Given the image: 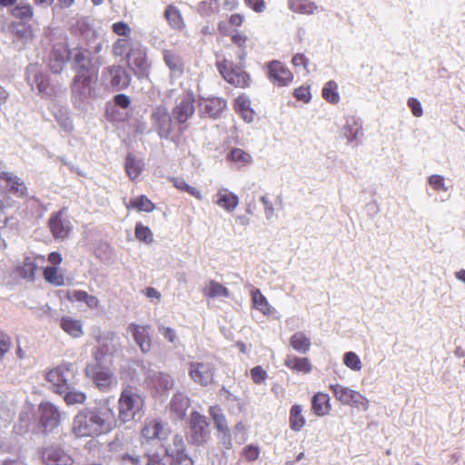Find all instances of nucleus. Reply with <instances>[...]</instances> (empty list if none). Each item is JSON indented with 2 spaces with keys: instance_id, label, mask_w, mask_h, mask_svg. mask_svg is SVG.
<instances>
[{
  "instance_id": "nucleus-1",
  "label": "nucleus",
  "mask_w": 465,
  "mask_h": 465,
  "mask_svg": "<svg viewBox=\"0 0 465 465\" xmlns=\"http://www.w3.org/2000/svg\"><path fill=\"white\" fill-rule=\"evenodd\" d=\"M83 411L98 436L107 434L118 427L114 405L109 398L99 402L94 408H86Z\"/></svg>"
},
{
  "instance_id": "nucleus-2",
  "label": "nucleus",
  "mask_w": 465,
  "mask_h": 465,
  "mask_svg": "<svg viewBox=\"0 0 465 465\" xmlns=\"http://www.w3.org/2000/svg\"><path fill=\"white\" fill-rule=\"evenodd\" d=\"M144 406L143 397L138 393L135 387L124 386L118 400V426L132 421L142 411Z\"/></svg>"
},
{
  "instance_id": "nucleus-3",
  "label": "nucleus",
  "mask_w": 465,
  "mask_h": 465,
  "mask_svg": "<svg viewBox=\"0 0 465 465\" xmlns=\"http://www.w3.org/2000/svg\"><path fill=\"white\" fill-rule=\"evenodd\" d=\"M77 370L73 363L63 362L46 371L45 379L54 387V391L63 394L75 383Z\"/></svg>"
},
{
  "instance_id": "nucleus-4",
  "label": "nucleus",
  "mask_w": 465,
  "mask_h": 465,
  "mask_svg": "<svg viewBox=\"0 0 465 465\" xmlns=\"http://www.w3.org/2000/svg\"><path fill=\"white\" fill-rule=\"evenodd\" d=\"M216 68L222 77L236 88L245 89L251 85L250 74L242 66L234 64L232 61L223 58L216 62Z\"/></svg>"
},
{
  "instance_id": "nucleus-5",
  "label": "nucleus",
  "mask_w": 465,
  "mask_h": 465,
  "mask_svg": "<svg viewBox=\"0 0 465 465\" xmlns=\"http://www.w3.org/2000/svg\"><path fill=\"white\" fill-rule=\"evenodd\" d=\"M67 208L64 207L58 212L51 213L48 220V228L55 240H64L72 231V225L66 218Z\"/></svg>"
},
{
  "instance_id": "nucleus-6",
  "label": "nucleus",
  "mask_w": 465,
  "mask_h": 465,
  "mask_svg": "<svg viewBox=\"0 0 465 465\" xmlns=\"http://www.w3.org/2000/svg\"><path fill=\"white\" fill-rule=\"evenodd\" d=\"M209 422L205 416L193 411L190 416V438L197 445L203 444L209 436Z\"/></svg>"
},
{
  "instance_id": "nucleus-7",
  "label": "nucleus",
  "mask_w": 465,
  "mask_h": 465,
  "mask_svg": "<svg viewBox=\"0 0 465 465\" xmlns=\"http://www.w3.org/2000/svg\"><path fill=\"white\" fill-rule=\"evenodd\" d=\"M266 67L267 76L274 85L283 87L292 83L293 74L283 63L273 60Z\"/></svg>"
},
{
  "instance_id": "nucleus-8",
  "label": "nucleus",
  "mask_w": 465,
  "mask_h": 465,
  "mask_svg": "<svg viewBox=\"0 0 465 465\" xmlns=\"http://www.w3.org/2000/svg\"><path fill=\"white\" fill-rule=\"evenodd\" d=\"M208 412L217 430L221 441L226 449H230L232 447V436L222 408L219 405L210 406Z\"/></svg>"
},
{
  "instance_id": "nucleus-9",
  "label": "nucleus",
  "mask_w": 465,
  "mask_h": 465,
  "mask_svg": "<svg viewBox=\"0 0 465 465\" xmlns=\"http://www.w3.org/2000/svg\"><path fill=\"white\" fill-rule=\"evenodd\" d=\"M85 372L100 391H107L115 383L112 371L99 364L87 366Z\"/></svg>"
},
{
  "instance_id": "nucleus-10",
  "label": "nucleus",
  "mask_w": 465,
  "mask_h": 465,
  "mask_svg": "<svg viewBox=\"0 0 465 465\" xmlns=\"http://www.w3.org/2000/svg\"><path fill=\"white\" fill-rule=\"evenodd\" d=\"M39 425L45 430H53L60 424L61 413L51 402L42 401L38 407Z\"/></svg>"
},
{
  "instance_id": "nucleus-11",
  "label": "nucleus",
  "mask_w": 465,
  "mask_h": 465,
  "mask_svg": "<svg viewBox=\"0 0 465 465\" xmlns=\"http://www.w3.org/2000/svg\"><path fill=\"white\" fill-rule=\"evenodd\" d=\"M103 77L115 90L127 88L131 81L126 70L120 65L106 67L103 73Z\"/></svg>"
},
{
  "instance_id": "nucleus-12",
  "label": "nucleus",
  "mask_w": 465,
  "mask_h": 465,
  "mask_svg": "<svg viewBox=\"0 0 465 465\" xmlns=\"http://www.w3.org/2000/svg\"><path fill=\"white\" fill-rule=\"evenodd\" d=\"M189 375L194 382L206 387L214 381V368L210 363L192 362L190 363Z\"/></svg>"
},
{
  "instance_id": "nucleus-13",
  "label": "nucleus",
  "mask_w": 465,
  "mask_h": 465,
  "mask_svg": "<svg viewBox=\"0 0 465 465\" xmlns=\"http://www.w3.org/2000/svg\"><path fill=\"white\" fill-rule=\"evenodd\" d=\"M92 83L91 71H86L84 68L77 71L71 87L73 94L80 100L89 97L92 94Z\"/></svg>"
},
{
  "instance_id": "nucleus-14",
  "label": "nucleus",
  "mask_w": 465,
  "mask_h": 465,
  "mask_svg": "<svg viewBox=\"0 0 465 465\" xmlns=\"http://www.w3.org/2000/svg\"><path fill=\"white\" fill-rule=\"evenodd\" d=\"M195 96L193 91H185L179 97V103L176 105V121L185 123L192 117L195 111Z\"/></svg>"
},
{
  "instance_id": "nucleus-15",
  "label": "nucleus",
  "mask_w": 465,
  "mask_h": 465,
  "mask_svg": "<svg viewBox=\"0 0 465 465\" xmlns=\"http://www.w3.org/2000/svg\"><path fill=\"white\" fill-rule=\"evenodd\" d=\"M72 432L77 438L98 437L96 430L83 410L74 418Z\"/></svg>"
},
{
  "instance_id": "nucleus-16",
  "label": "nucleus",
  "mask_w": 465,
  "mask_h": 465,
  "mask_svg": "<svg viewBox=\"0 0 465 465\" xmlns=\"http://www.w3.org/2000/svg\"><path fill=\"white\" fill-rule=\"evenodd\" d=\"M153 125L161 137H168L172 132L173 121L164 107L159 106L152 115Z\"/></svg>"
},
{
  "instance_id": "nucleus-17",
  "label": "nucleus",
  "mask_w": 465,
  "mask_h": 465,
  "mask_svg": "<svg viewBox=\"0 0 465 465\" xmlns=\"http://www.w3.org/2000/svg\"><path fill=\"white\" fill-rule=\"evenodd\" d=\"M70 51L65 45H56L50 54L49 66L53 73L60 74L69 60Z\"/></svg>"
},
{
  "instance_id": "nucleus-18",
  "label": "nucleus",
  "mask_w": 465,
  "mask_h": 465,
  "mask_svg": "<svg viewBox=\"0 0 465 465\" xmlns=\"http://www.w3.org/2000/svg\"><path fill=\"white\" fill-rule=\"evenodd\" d=\"M218 31L222 35L231 36L232 43L234 44L241 49L240 59H243L246 55V46L247 42L249 41V37L243 32L235 30L233 33H231L228 27L227 23L224 21H221L218 24Z\"/></svg>"
},
{
  "instance_id": "nucleus-19",
  "label": "nucleus",
  "mask_w": 465,
  "mask_h": 465,
  "mask_svg": "<svg viewBox=\"0 0 465 465\" xmlns=\"http://www.w3.org/2000/svg\"><path fill=\"white\" fill-rule=\"evenodd\" d=\"M150 329L151 327L149 325H138L135 323H131L128 326V331L132 332L135 342L143 352L151 349L152 340Z\"/></svg>"
},
{
  "instance_id": "nucleus-20",
  "label": "nucleus",
  "mask_w": 465,
  "mask_h": 465,
  "mask_svg": "<svg viewBox=\"0 0 465 465\" xmlns=\"http://www.w3.org/2000/svg\"><path fill=\"white\" fill-rule=\"evenodd\" d=\"M128 64L130 68L136 74L143 75L147 74L150 64L148 63L146 54L141 49H132L128 53Z\"/></svg>"
},
{
  "instance_id": "nucleus-21",
  "label": "nucleus",
  "mask_w": 465,
  "mask_h": 465,
  "mask_svg": "<svg viewBox=\"0 0 465 465\" xmlns=\"http://www.w3.org/2000/svg\"><path fill=\"white\" fill-rule=\"evenodd\" d=\"M0 180L5 182L8 191L16 197H24L27 193V188L25 183L11 173H0Z\"/></svg>"
},
{
  "instance_id": "nucleus-22",
  "label": "nucleus",
  "mask_w": 465,
  "mask_h": 465,
  "mask_svg": "<svg viewBox=\"0 0 465 465\" xmlns=\"http://www.w3.org/2000/svg\"><path fill=\"white\" fill-rule=\"evenodd\" d=\"M203 112L209 117H218L227 106L225 99L221 97H208L201 103Z\"/></svg>"
},
{
  "instance_id": "nucleus-23",
  "label": "nucleus",
  "mask_w": 465,
  "mask_h": 465,
  "mask_svg": "<svg viewBox=\"0 0 465 465\" xmlns=\"http://www.w3.org/2000/svg\"><path fill=\"white\" fill-rule=\"evenodd\" d=\"M234 111L247 123L254 117V111L251 108V101L245 94L238 95L233 103Z\"/></svg>"
},
{
  "instance_id": "nucleus-24",
  "label": "nucleus",
  "mask_w": 465,
  "mask_h": 465,
  "mask_svg": "<svg viewBox=\"0 0 465 465\" xmlns=\"http://www.w3.org/2000/svg\"><path fill=\"white\" fill-rule=\"evenodd\" d=\"M331 398L327 393L316 392L312 399V411L319 417L325 416L331 411Z\"/></svg>"
},
{
  "instance_id": "nucleus-25",
  "label": "nucleus",
  "mask_w": 465,
  "mask_h": 465,
  "mask_svg": "<svg viewBox=\"0 0 465 465\" xmlns=\"http://www.w3.org/2000/svg\"><path fill=\"white\" fill-rule=\"evenodd\" d=\"M306 425V418L304 415L303 406L293 404L289 412V427L292 430L301 431Z\"/></svg>"
},
{
  "instance_id": "nucleus-26",
  "label": "nucleus",
  "mask_w": 465,
  "mask_h": 465,
  "mask_svg": "<svg viewBox=\"0 0 465 465\" xmlns=\"http://www.w3.org/2000/svg\"><path fill=\"white\" fill-rule=\"evenodd\" d=\"M43 459L47 464L67 465L72 461L61 449L55 447L45 448L43 450Z\"/></svg>"
},
{
  "instance_id": "nucleus-27",
  "label": "nucleus",
  "mask_w": 465,
  "mask_h": 465,
  "mask_svg": "<svg viewBox=\"0 0 465 465\" xmlns=\"http://www.w3.org/2000/svg\"><path fill=\"white\" fill-rule=\"evenodd\" d=\"M214 203L227 212H232L239 203L238 196L227 189H221L215 195Z\"/></svg>"
},
{
  "instance_id": "nucleus-28",
  "label": "nucleus",
  "mask_w": 465,
  "mask_h": 465,
  "mask_svg": "<svg viewBox=\"0 0 465 465\" xmlns=\"http://www.w3.org/2000/svg\"><path fill=\"white\" fill-rule=\"evenodd\" d=\"M284 365L292 371L307 374L312 370V363L308 358H300L293 355H288L284 361Z\"/></svg>"
},
{
  "instance_id": "nucleus-29",
  "label": "nucleus",
  "mask_w": 465,
  "mask_h": 465,
  "mask_svg": "<svg viewBox=\"0 0 465 465\" xmlns=\"http://www.w3.org/2000/svg\"><path fill=\"white\" fill-rule=\"evenodd\" d=\"M252 308L262 312L263 315L269 316L273 313V308L269 303L266 297L261 292L259 289H252L251 292Z\"/></svg>"
},
{
  "instance_id": "nucleus-30",
  "label": "nucleus",
  "mask_w": 465,
  "mask_h": 465,
  "mask_svg": "<svg viewBox=\"0 0 465 465\" xmlns=\"http://www.w3.org/2000/svg\"><path fill=\"white\" fill-rule=\"evenodd\" d=\"M203 294L207 298H228L230 291L222 283L211 280L203 288Z\"/></svg>"
},
{
  "instance_id": "nucleus-31",
  "label": "nucleus",
  "mask_w": 465,
  "mask_h": 465,
  "mask_svg": "<svg viewBox=\"0 0 465 465\" xmlns=\"http://www.w3.org/2000/svg\"><path fill=\"white\" fill-rule=\"evenodd\" d=\"M125 207L128 210L133 209L139 213H151L155 209L154 203L145 195H139L131 199L127 203H125Z\"/></svg>"
},
{
  "instance_id": "nucleus-32",
  "label": "nucleus",
  "mask_w": 465,
  "mask_h": 465,
  "mask_svg": "<svg viewBox=\"0 0 465 465\" xmlns=\"http://www.w3.org/2000/svg\"><path fill=\"white\" fill-rule=\"evenodd\" d=\"M61 328L74 338L81 337L84 333L81 321L69 316L62 317Z\"/></svg>"
},
{
  "instance_id": "nucleus-33",
  "label": "nucleus",
  "mask_w": 465,
  "mask_h": 465,
  "mask_svg": "<svg viewBox=\"0 0 465 465\" xmlns=\"http://www.w3.org/2000/svg\"><path fill=\"white\" fill-rule=\"evenodd\" d=\"M142 436L147 440L162 439L165 432L162 424L156 420L147 422L142 430Z\"/></svg>"
},
{
  "instance_id": "nucleus-34",
  "label": "nucleus",
  "mask_w": 465,
  "mask_h": 465,
  "mask_svg": "<svg viewBox=\"0 0 465 465\" xmlns=\"http://www.w3.org/2000/svg\"><path fill=\"white\" fill-rule=\"evenodd\" d=\"M311 340L302 331L295 332L290 338V346L296 351L306 353L311 348Z\"/></svg>"
},
{
  "instance_id": "nucleus-35",
  "label": "nucleus",
  "mask_w": 465,
  "mask_h": 465,
  "mask_svg": "<svg viewBox=\"0 0 465 465\" xmlns=\"http://www.w3.org/2000/svg\"><path fill=\"white\" fill-rule=\"evenodd\" d=\"M36 271L37 265L30 257H26L22 264L15 268L17 275L28 281L35 280Z\"/></svg>"
},
{
  "instance_id": "nucleus-36",
  "label": "nucleus",
  "mask_w": 465,
  "mask_h": 465,
  "mask_svg": "<svg viewBox=\"0 0 465 465\" xmlns=\"http://www.w3.org/2000/svg\"><path fill=\"white\" fill-rule=\"evenodd\" d=\"M226 159L239 167H244L252 163V155L241 148H232L227 154Z\"/></svg>"
},
{
  "instance_id": "nucleus-37",
  "label": "nucleus",
  "mask_w": 465,
  "mask_h": 465,
  "mask_svg": "<svg viewBox=\"0 0 465 465\" xmlns=\"http://www.w3.org/2000/svg\"><path fill=\"white\" fill-rule=\"evenodd\" d=\"M322 96L327 103L337 104L341 99L338 84L333 80L328 81L322 87Z\"/></svg>"
},
{
  "instance_id": "nucleus-38",
  "label": "nucleus",
  "mask_w": 465,
  "mask_h": 465,
  "mask_svg": "<svg viewBox=\"0 0 465 465\" xmlns=\"http://www.w3.org/2000/svg\"><path fill=\"white\" fill-rule=\"evenodd\" d=\"M289 8L295 13L312 15L318 6L310 0H289Z\"/></svg>"
},
{
  "instance_id": "nucleus-39",
  "label": "nucleus",
  "mask_w": 465,
  "mask_h": 465,
  "mask_svg": "<svg viewBox=\"0 0 465 465\" xmlns=\"http://www.w3.org/2000/svg\"><path fill=\"white\" fill-rule=\"evenodd\" d=\"M73 55V61L77 71H82L84 68L86 71H91V59L87 56V51L82 48H75L70 52Z\"/></svg>"
},
{
  "instance_id": "nucleus-40",
  "label": "nucleus",
  "mask_w": 465,
  "mask_h": 465,
  "mask_svg": "<svg viewBox=\"0 0 465 465\" xmlns=\"http://www.w3.org/2000/svg\"><path fill=\"white\" fill-rule=\"evenodd\" d=\"M43 277L48 283L54 286L64 285V276L58 267H45L43 271Z\"/></svg>"
},
{
  "instance_id": "nucleus-41",
  "label": "nucleus",
  "mask_w": 465,
  "mask_h": 465,
  "mask_svg": "<svg viewBox=\"0 0 465 465\" xmlns=\"http://www.w3.org/2000/svg\"><path fill=\"white\" fill-rule=\"evenodd\" d=\"M125 172L131 180L136 179L142 173L143 165L134 155L128 154L125 159Z\"/></svg>"
},
{
  "instance_id": "nucleus-42",
  "label": "nucleus",
  "mask_w": 465,
  "mask_h": 465,
  "mask_svg": "<svg viewBox=\"0 0 465 465\" xmlns=\"http://www.w3.org/2000/svg\"><path fill=\"white\" fill-rule=\"evenodd\" d=\"M261 202L264 206V213L268 219L274 214L275 207L281 204V198L278 195H271L266 193L261 197Z\"/></svg>"
},
{
  "instance_id": "nucleus-43",
  "label": "nucleus",
  "mask_w": 465,
  "mask_h": 465,
  "mask_svg": "<svg viewBox=\"0 0 465 465\" xmlns=\"http://www.w3.org/2000/svg\"><path fill=\"white\" fill-rule=\"evenodd\" d=\"M329 388L332 391L337 401L345 405L350 404V397L353 390L338 383L331 384Z\"/></svg>"
},
{
  "instance_id": "nucleus-44",
  "label": "nucleus",
  "mask_w": 465,
  "mask_h": 465,
  "mask_svg": "<svg viewBox=\"0 0 465 465\" xmlns=\"http://www.w3.org/2000/svg\"><path fill=\"white\" fill-rule=\"evenodd\" d=\"M11 15L17 19L29 21L32 19L34 13L30 5H19L11 10Z\"/></svg>"
},
{
  "instance_id": "nucleus-45",
  "label": "nucleus",
  "mask_w": 465,
  "mask_h": 465,
  "mask_svg": "<svg viewBox=\"0 0 465 465\" xmlns=\"http://www.w3.org/2000/svg\"><path fill=\"white\" fill-rule=\"evenodd\" d=\"M135 238L145 243L153 242V232L149 227L143 225L141 223H136L134 231Z\"/></svg>"
},
{
  "instance_id": "nucleus-46",
  "label": "nucleus",
  "mask_w": 465,
  "mask_h": 465,
  "mask_svg": "<svg viewBox=\"0 0 465 465\" xmlns=\"http://www.w3.org/2000/svg\"><path fill=\"white\" fill-rule=\"evenodd\" d=\"M64 394V400L67 405L82 404L86 400L85 393L79 391L67 390Z\"/></svg>"
},
{
  "instance_id": "nucleus-47",
  "label": "nucleus",
  "mask_w": 465,
  "mask_h": 465,
  "mask_svg": "<svg viewBox=\"0 0 465 465\" xmlns=\"http://www.w3.org/2000/svg\"><path fill=\"white\" fill-rule=\"evenodd\" d=\"M12 32L20 39H31L33 37V30L30 25H25L21 23H14L11 25Z\"/></svg>"
},
{
  "instance_id": "nucleus-48",
  "label": "nucleus",
  "mask_w": 465,
  "mask_h": 465,
  "mask_svg": "<svg viewBox=\"0 0 465 465\" xmlns=\"http://www.w3.org/2000/svg\"><path fill=\"white\" fill-rule=\"evenodd\" d=\"M349 405L355 408H361L363 411H367L369 409V401L359 391H352L351 393Z\"/></svg>"
},
{
  "instance_id": "nucleus-49",
  "label": "nucleus",
  "mask_w": 465,
  "mask_h": 465,
  "mask_svg": "<svg viewBox=\"0 0 465 465\" xmlns=\"http://www.w3.org/2000/svg\"><path fill=\"white\" fill-rule=\"evenodd\" d=\"M343 362L348 368L353 371H360L361 369V360L353 351H348L344 354Z\"/></svg>"
},
{
  "instance_id": "nucleus-50",
  "label": "nucleus",
  "mask_w": 465,
  "mask_h": 465,
  "mask_svg": "<svg viewBox=\"0 0 465 465\" xmlns=\"http://www.w3.org/2000/svg\"><path fill=\"white\" fill-rule=\"evenodd\" d=\"M293 96L296 98V100L302 102L304 104H307L312 99V94L310 86H304L302 85L300 87H297L293 91Z\"/></svg>"
},
{
  "instance_id": "nucleus-51",
  "label": "nucleus",
  "mask_w": 465,
  "mask_h": 465,
  "mask_svg": "<svg viewBox=\"0 0 465 465\" xmlns=\"http://www.w3.org/2000/svg\"><path fill=\"white\" fill-rule=\"evenodd\" d=\"M129 41L127 39H117L113 45V54L114 56H123L129 48Z\"/></svg>"
},
{
  "instance_id": "nucleus-52",
  "label": "nucleus",
  "mask_w": 465,
  "mask_h": 465,
  "mask_svg": "<svg viewBox=\"0 0 465 465\" xmlns=\"http://www.w3.org/2000/svg\"><path fill=\"white\" fill-rule=\"evenodd\" d=\"M428 182L431 188L436 192H447L448 190V188L445 186L444 178L441 175H430L428 179Z\"/></svg>"
},
{
  "instance_id": "nucleus-53",
  "label": "nucleus",
  "mask_w": 465,
  "mask_h": 465,
  "mask_svg": "<svg viewBox=\"0 0 465 465\" xmlns=\"http://www.w3.org/2000/svg\"><path fill=\"white\" fill-rule=\"evenodd\" d=\"M268 374L262 366H255L251 370V378L255 384H262L267 379Z\"/></svg>"
},
{
  "instance_id": "nucleus-54",
  "label": "nucleus",
  "mask_w": 465,
  "mask_h": 465,
  "mask_svg": "<svg viewBox=\"0 0 465 465\" xmlns=\"http://www.w3.org/2000/svg\"><path fill=\"white\" fill-rule=\"evenodd\" d=\"M242 455L246 460L254 461L259 458L260 448L253 445H248L243 449Z\"/></svg>"
},
{
  "instance_id": "nucleus-55",
  "label": "nucleus",
  "mask_w": 465,
  "mask_h": 465,
  "mask_svg": "<svg viewBox=\"0 0 465 465\" xmlns=\"http://www.w3.org/2000/svg\"><path fill=\"white\" fill-rule=\"evenodd\" d=\"M112 31L120 36H128L131 33V28L124 22H116L112 25Z\"/></svg>"
},
{
  "instance_id": "nucleus-56",
  "label": "nucleus",
  "mask_w": 465,
  "mask_h": 465,
  "mask_svg": "<svg viewBox=\"0 0 465 465\" xmlns=\"http://www.w3.org/2000/svg\"><path fill=\"white\" fill-rule=\"evenodd\" d=\"M10 346V337L4 331H0V359L8 351Z\"/></svg>"
},
{
  "instance_id": "nucleus-57",
  "label": "nucleus",
  "mask_w": 465,
  "mask_h": 465,
  "mask_svg": "<svg viewBox=\"0 0 465 465\" xmlns=\"http://www.w3.org/2000/svg\"><path fill=\"white\" fill-rule=\"evenodd\" d=\"M244 4L256 13H262L266 8L264 0H244Z\"/></svg>"
},
{
  "instance_id": "nucleus-58",
  "label": "nucleus",
  "mask_w": 465,
  "mask_h": 465,
  "mask_svg": "<svg viewBox=\"0 0 465 465\" xmlns=\"http://www.w3.org/2000/svg\"><path fill=\"white\" fill-rule=\"evenodd\" d=\"M408 106L411 108V113L416 117H420L423 114V110L420 101L416 98H410L408 100Z\"/></svg>"
},
{
  "instance_id": "nucleus-59",
  "label": "nucleus",
  "mask_w": 465,
  "mask_h": 465,
  "mask_svg": "<svg viewBox=\"0 0 465 465\" xmlns=\"http://www.w3.org/2000/svg\"><path fill=\"white\" fill-rule=\"evenodd\" d=\"M87 292L81 290H75L73 292H67L66 298L71 302H85Z\"/></svg>"
},
{
  "instance_id": "nucleus-60",
  "label": "nucleus",
  "mask_w": 465,
  "mask_h": 465,
  "mask_svg": "<svg viewBox=\"0 0 465 465\" xmlns=\"http://www.w3.org/2000/svg\"><path fill=\"white\" fill-rule=\"evenodd\" d=\"M176 188L181 191L188 193L189 194L194 196L197 199L202 198L201 193L196 188L188 185L184 182H180V183H176Z\"/></svg>"
},
{
  "instance_id": "nucleus-61",
  "label": "nucleus",
  "mask_w": 465,
  "mask_h": 465,
  "mask_svg": "<svg viewBox=\"0 0 465 465\" xmlns=\"http://www.w3.org/2000/svg\"><path fill=\"white\" fill-rule=\"evenodd\" d=\"M292 64L295 67L302 66L308 71L309 60L303 54H296L292 59Z\"/></svg>"
},
{
  "instance_id": "nucleus-62",
  "label": "nucleus",
  "mask_w": 465,
  "mask_h": 465,
  "mask_svg": "<svg viewBox=\"0 0 465 465\" xmlns=\"http://www.w3.org/2000/svg\"><path fill=\"white\" fill-rule=\"evenodd\" d=\"M114 100L115 104L123 109L128 108L131 104L130 98L126 94H116L114 96Z\"/></svg>"
},
{
  "instance_id": "nucleus-63",
  "label": "nucleus",
  "mask_w": 465,
  "mask_h": 465,
  "mask_svg": "<svg viewBox=\"0 0 465 465\" xmlns=\"http://www.w3.org/2000/svg\"><path fill=\"white\" fill-rule=\"evenodd\" d=\"M176 465H193V461L186 453L178 450L176 452Z\"/></svg>"
},
{
  "instance_id": "nucleus-64",
  "label": "nucleus",
  "mask_w": 465,
  "mask_h": 465,
  "mask_svg": "<svg viewBox=\"0 0 465 465\" xmlns=\"http://www.w3.org/2000/svg\"><path fill=\"white\" fill-rule=\"evenodd\" d=\"M244 22V16L241 14H232L228 20L229 25L233 27H240Z\"/></svg>"
}]
</instances>
